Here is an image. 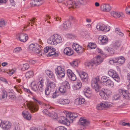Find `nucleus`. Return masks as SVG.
Here are the masks:
<instances>
[{
    "instance_id": "obj_50",
    "label": "nucleus",
    "mask_w": 130,
    "mask_h": 130,
    "mask_svg": "<svg viewBox=\"0 0 130 130\" xmlns=\"http://www.w3.org/2000/svg\"><path fill=\"white\" fill-rule=\"evenodd\" d=\"M55 130H67L65 127L63 126L58 127L55 128Z\"/></svg>"
},
{
    "instance_id": "obj_57",
    "label": "nucleus",
    "mask_w": 130,
    "mask_h": 130,
    "mask_svg": "<svg viewBox=\"0 0 130 130\" xmlns=\"http://www.w3.org/2000/svg\"><path fill=\"white\" fill-rule=\"evenodd\" d=\"M50 50L49 49V47L46 46L44 48V51L45 53H47L50 51Z\"/></svg>"
},
{
    "instance_id": "obj_7",
    "label": "nucleus",
    "mask_w": 130,
    "mask_h": 130,
    "mask_svg": "<svg viewBox=\"0 0 130 130\" xmlns=\"http://www.w3.org/2000/svg\"><path fill=\"white\" fill-rule=\"evenodd\" d=\"M43 83V80L42 79H41L38 83V87L36 84H34L32 87V89L35 91H36L38 90V89H39V90L40 92H43L44 90Z\"/></svg>"
},
{
    "instance_id": "obj_32",
    "label": "nucleus",
    "mask_w": 130,
    "mask_h": 130,
    "mask_svg": "<svg viewBox=\"0 0 130 130\" xmlns=\"http://www.w3.org/2000/svg\"><path fill=\"white\" fill-rule=\"evenodd\" d=\"M69 99H60L59 100V102L60 104H68L70 102Z\"/></svg>"
},
{
    "instance_id": "obj_3",
    "label": "nucleus",
    "mask_w": 130,
    "mask_h": 130,
    "mask_svg": "<svg viewBox=\"0 0 130 130\" xmlns=\"http://www.w3.org/2000/svg\"><path fill=\"white\" fill-rule=\"evenodd\" d=\"M35 102L34 103L32 102H30L27 103V106L29 110L32 112H34L37 111L38 109V104H41V102L38 101L35 98H33Z\"/></svg>"
},
{
    "instance_id": "obj_29",
    "label": "nucleus",
    "mask_w": 130,
    "mask_h": 130,
    "mask_svg": "<svg viewBox=\"0 0 130 130\" xmlns=\"http://www.w3.org/2000/svg\"><path fill=\"white\" fill-rule=\"evenodd\" d=\"M104 84L108 87H113L114 86L113 82L111 80L108 79L107 81L104 83Z\"/></svg>"
},
{
    "instance_id": "obj_28",
    "label": "nucleus",
    "mask_w": 130,
    "mask_h": 130,
    "mask_svg": "<svg viewBox=\"0 0 130 130\" xmlns=\"http://www.w3.org/2000/svg\"><path fill=\"white\" fill-rule=\"evenodd\" d=\"M116 60L117 63L118 62L119 64H122L124 62L125 59L123 56L117 57L115 58Z\"/></svg>"
},
{
    "instance_id": "obj_36",
    "label": "nucleus",
    "mask_w": 130,
    "mask_h": 130,
    "mask_svg": "<svg viewBox=\"0 0 130 130\" xmlns=\"http://www.w3.org/2000/svg\"><path fill=\"white\" fill-rule=\"evenodd\" d=\"M66 87L63 85L61 86L58 89L60 92L62 93H65L66 91Z\"/></svg>"
},
{
    "instance_id": "obj_38",
    "label": "nucleus",
    "mask_w": 130,
    "mask_h": 130,
    "mask_svg": "<svg viewBox=\"0 0 130 130\" xmlns=\"http://www.w3.org/2000/svg\"><path fill=\"white\" fill-rule=\"evenodd\" d=\"M96 47V44L94 43H89L87 46L88 48H89L90 49H94Z\"/></svg>"
},
{
    "instance_id": "obj_17",
    "label": "nucleus",
    "mask_w": 130,
    "mask_h": 130,
    "mask_svg": "<svg viewBox=\"0 0 130 130\" xmlns=\"http://www.w3.org/2000/svg\"><path fill=\"white\" fill-rule=\"evenodd\" d=\"M101 10L105 11H109L111 9V7L109 4H102L100 6Z\"/></svg>"
},
{
    "instance_id": "obj_43",
    "label": "nucleus",
    "mask_w": 130,
    "mask_h": 130,
    "mask_svg": "<svg viewBox=\"0 0 130 130\" xmlns=\"http://www.w3.org/2000/svg\"><path fill=\"white\" fill-rule=\"evenodd\" d=\"M70 65L73 67H77L78 65V62L77 60H74L72 62L70 63Z\"/></svg>"
},
{
    "instance_id": "obj_49",
    "label": "nucleus",
    "mask_w": 130,
    "mask_h": 130,
    "mask_svg": "<svg viewBox=\"0 0 130 130\" xmlns=\"http://www.w3.org/2000/svg\"><path fill=\"white\" fill-rule=\"evenodd\" d=\"M22 50L21 47H17L15 48L13 51V52L14 53H18Z\"/></svg>"
},
{
    "instance_id": "obj_13",
    "label": "nucleus",
    "mask_w": 130,
    "mask_h": 130,
    "mask_svg": "<svg viewBox=\"0 0 130 130\" xmlns=\"http://www.w3.org/2000/svg\"><path fill=\"white\" fill-rule=\"evenodd\" d=\"M67 74L69 78L72 81H74L76 80V75L70 70L68 69L67 71Z\"/></svg>"
},
{
    "instance_id": "obj_47",
    "label": "nucleus",
    "mask_w": 130,
    "mask_h": 130,
    "mask_svg": "<svg viewBox=\"0 0 130 130\" xmlns=\"http://www.w3.org/2000/svg\"><path fill=\"white\" fill-rule=\"evenodd\" d=\"M108 79L107 77L105 76H103L101 78V83L103 82L104 83Z\"/></svg>"
},
{
    "instance_id": "obj_53",
    "label": "nucleus",
    "mask_w": 130,
    "mask_h": 130,
    "mask_svg": "<svg viewBox=\"0 0 130 130\" xmlns=\"http://www.w3.org/2000/svg\"><path fill=\"white\" fill-rule=\"evenodd\" d=\"M82 83L80 81H77V84H76V87L77 89L80 88L82 86Z\"/></svg>"
},
{
    "instance_id": "obj_58",
    "label": "nucleus",
    "mask_w": 130,
    "mask_h": 130,
    "mask_svg": "<svg viewBox=\"0 0 130 130\" xmlns=\"http://www.w3.org/2000/svg\"><path fill=\"white\" fill-rule=\"evenodd\" d=\"M89 91H91L90 88L89 87L85 88L84 90V92H88Z\"/></svg>"
},
{
    "instance_id": "obj_20",
    "label": "nucleus",
    "mask_w": 130,
    "mask_h": 130,
    "mask_svg": "<svg viewBox=\"0 0 130 130\" xmlns=\"http://www.w3.org/2000/svg\"><path fill=\"white\" fill-rule=\"evenodd\" d=\"M77 116H78L77 114L74 113H72L71 112L68 113L66 115L67 117L69 118L70 122H73L74 119L77 117Z\"/></svg>"
},
{
    "instance_id": "obj_16",
    "label": "nucleus",
    "mask_w": 130,
    "mask_h": 130,
    "mask_svg": "<svg viewBox=\"0 0 130 130\" xmlns=\"http://www.w3.org/2000/svg\"><path fill=\"white\" fill-rule=\"evenodd\" d=\"M19 39L21 42H25L28 39L27 35L24 33H21L20 34L19 37Z\"/></svg>"
},
{
    "instance_id": "obj_11",
    "label": "nucleus",
    "mask_w": 130,
    "mask_h": 130,
    "mask_svg": "<svg viewBox=\"0 0 130 130\" xmlns=\"http://www.w3.org/2000/svg\"><path fill=\"white\" fill-rule=\"evenodd\" d=\"M111 104L110 102H104L98 104L97 105L96 108L98 110H101L105 108L109 107L111 106Z\"/></svg>"
},
{
    "instance_id": "obj_60",
    "label": "nucleus",
    "mask_w": 130,
    "mask_h": 130,
    "mask_svg": "<svg viewBox=\"0 0 130 130\" xmlns=\"http://www.w3.org/2000/svg\"><path fill=\"white\" fill-rule=\"evenodd\" d=\"M9 98L11 100H13L15 99L16 97L14 93H13L9 97Z\"/></svg>"
},
{
    "instance_id": "obj_5",
    "label": "nucleus",
    "mask_w": 130,
    "mask_h": 130,
    "mask_svg": "<svg viewBox=\"0 0 130 130\" xmlns=\"http://www.w3.org/2000/svg\"><path fill=\"white\" fill-rule=\"evenodd\" d=\"M119 93L116 94L113 96L114 99L115 100H117L120 99L121 95L122 97L125 99H129L128 93L127 92L126 90H124L121 89L119 90Z\"/></svg>"
},
{
    "instance_id": "obj_6",
    "label": "nucleus",
    "mask_w": 130,
    "mask_h": 130,
    "mask_svg": "<svg viewBox=\"0 0 130 130\" xmlns=\"http://www.w3.org/2000/svg\"><path fill=\"white\" fill-rule=\"evenodd\" d=\"M40 49L41 47H40L39 45L36 44L32 43L29 46V51L30 52H35L42 55L41 51Z\"/></svg>"
},
{
    "instance_id": "obj_44",
    "label": "nucleus",
    "mask_w": 130,
    "mask_h": 130,
    "mask_svg": "<svg viewBox=\"0 0 130 130\" xmlns=\"http://www.w3.org/2000/svg\"><path fill=\"white\" fill-rule=\"evenodd\" d=\"M51 89L47 87L45 90V94L47 95L50 94L51 92Z\"/></svg>"
},
{
    "instance_id": "obj_61",
    "label": "nucleus",
    "mask_w": 130,
    "mask_h": 130,
    "mask_svg": "<svg viewBox=\"0 0 130 130\" xmlns=\"http://www.w3.org/2000/svg\"><path fill=\"white\" fill-rule=\"evenodd\" d=\"M109 62L110 64H112L114 63H117L116 60L115 59V60H110L109 61Z\"/></svg>"
},
{
    "instance_id": "obj_56",
    "label": "nucleus",
    "mask_w": 130,
    "mask_h": 130,
    "mask_svg": "<svg viewBox=\"0 0 130 130\" xmlns=\"http://www.w3.org/2000/svg\"><path fill=\"white\" fill-rule=\"evenodd\" d=\"M15 70L12 69L11 70H9L8 74H9V75H11L12 74L14 73V72H15Z\"/></svg>"
},
{
    "instance_id": "obj_48",
    "label": "nucleus",
    "mask_w": 130,
    "mask_h": 130,
    "mask_svg": "<svg viewBox=\"0 0 130 130\" xmlns=\"http://www.w3.org/2000/svg\"><path fill=\"white\" fill-rule=\"evenodd\" d=\"M2 98L3 99H5L6 98L7 95L6 91L4 90H3L2 91Z\"/></svg>"
},
{
    "instance_id": "obj_55",
    "label": "nucleus",
    "mask_w": 130,
    "mask_h": 130,
    "mask_svg": "<svg viewBox=\"0 0 130 130\" xmlns=\"http://www.w3.org/2000/svg\"><path fill=\"white\" fill-rule=\"evenodd\" d=\"M84 95L86 97L89 98L90 97L91 95V91H89L88 92H84Z\"/></svg>"
},
{
    "instance_id": "obj_22",
    "label": "nucleus",
    "mask_w": 130,
    "mask_h": 130,
    "mask_svg": "<svg viewBox=\"0 0 130 130\" xmlns=\"http://www.w3.org/2000/svg\"><path fill=\"white\" fill-rule=\"evenodd\" d=\"M98 39L102 44H105L108 42L107 38L106 36H100L98 38Z\"/></svg>"
},
{
    "instance_id": "obj_46",
    "label": "nucleus",
    "mask_w": 130,
    "mask_h": 130,
    "mask_svg": "<svg viewBox=\"0 0 130 130\" xmlns=\"http://www.w3.org/2000/svg\"><path fill=\"white\" fill-rule=\"evenodd\" d=\"M29 67V66L27 63L23 64L22 69V70L24 71L27 69Z\"/></svg>"
},
{
    "instance_id": "obj_37",
    "label": "nucleus",
    "mask_w": 130,
    "mask_h": 130,
    "mask_svg": "<svg viewBox=\"0 0 130 130\" xmlns=\"http://www.w3.org/2000/svg\"><path fill=\"white\" fill-rule=\"evenodd\" d=\"M89 33L88 32L86 31H83L81 33V35L84 37H86V38H89Z\"/></svg>"
},
{
    "instance_id": "obj_23",
    "label": "nucleus",
    "mask_w": 130,
    "mask_h": 130,
    "mask_svg": "<svg viewBox=\"0 0 130 130\" xmlns=\"http://www.w3.org/2000/svg\"><path fill=\"white\" fill-rule=\"evenodd\" d=\"M89 121L86 119L80 118L79 120V124L83 126L88 125L90 124Z\"/></svg>"
},
{
    "instance_id": "obj_45",
    "label": "nucleus",
    "mask_w": 130,
    "mask_h": 130,
    "mask_svg": "<svg viewBox=\"0 0 130 130\" xmlns=\"http://www.w3.org/2000/svg\"><path fill=\"white\" fill-rule=\"evenodd\" d=\"M43 112L44 113L48 115L50 117L52 116L51 112H50L46 109L43 110Z\"/></svg>"
},
{
    "instance_id": "obj_26",
    "label": "nucleus",
    "mask_w": 130,
    "mask_h": 130,
    "mask_svg": "<svg viewBox=\"0 0 130 130\" xmlns=\"http://www.w3.org/2000/svg\"><path fill=\"white\" fill-rule=\"evenodd\" d=\"M79 75L82 80L85 81L87 80L88 79V75L85 72H82L81 74H79Z\"/></svg>"
},
{
    "instance_id": "obj_27",
    "label": "nucleus",
    "mask_w": 130,
    "mask_h": 130,
    "mask_svg": "<svg viewBox=\"0 0 130 130\" xmlns=\"http://www.w3.org/2000/svg\"><path fill=\"white\" fill-rule=\"evenodd\" d=\"M54 35L51 36L47 40V43L51 45H56L55 41Z\"/></svg>"
},
{
    "instance_id": "obj_41",
    "label": "nucleus",
    "mask_w": 130,
    "mask_h": 130,
    "mask_svg": "<svg viewBox=\"0 0 130 130\" xmlns=\"http://www.w3.org/2000/svg\"><path fill=\"white\" fill-rule=\"evenodd\" d=\"M63 86H64V87H66L67 89H70V86L69 82L67 81H64L63 83Z\"/></svg>"
},
{
    "instance_id": "obj_15",
    "label": "nucleus",
    "mask_w": 130,
    "mask_h": 130,
    "mask_svg": "<svg viewBox=\"0 0 130 130\" xmlns=\"http://www.w3.org/2000/svg\"><path fill=\"white\" fill-rule=\"evenodd\" d=\"M44 1L42 0H31L30 3L31 6H39L42 4Z\"/></svg>"
},
{
    "instance_id": "obj_64",
    "label": "nucleus",
    "mask_w": 130,
    "mask_h": 130,
    "mask_svg": "<svg viewBox=\"0 0 130 130\" xmlns=\"http://www.w3.org/2000/svg\"><path fill=\"white\" fill-rule=\"evenodd\" d=\"M29 63L31 64H34L36 62V61L35 60H30L29 61Z\"/></svg>"
},
{
    "instance_id": "obj_19",
    "label": "nucleus",
    "mask_w": 130,
    "mask_h": 130,
    "mask_svg": "<svg viewBox=\"0 0 130 130\" xmlns=\"http://www.w3.org/2000/svg\"><path fill=\"white\" fill-rule=\"evenodd\" d=\"M72 47L73 49L78 53H80L83 51L82 48L77 44L74 43Z\"/></svg>"
},
{
    "instance_id": "obj_2",
    "label": "nucleus",
    "mask_w": 130,
    "mask_h": 130,
    "mask_svg": "<svg viewBox=\"0 0 130 130\" xmlns=\"http://www.w3.org/2000/svg\"><path fill=\"white\" fill-rule=\"evenodd\" d=\"M103 60V59L101 58V56L98 55L93 58L91 61L85 62V64L86 66L91 68L94 65L96 66L100 64Z\"/></svg>"
},
{
    "instance_id": "obj_30",
    "label": "nucleus",
    "mask_w": 130,
    "mask_h": 130,
    "mask_svg": "<svg viewBox=\"0 0 130 130\" xmlns=\"http://www.w3.org/2000/svg\"><path fill=\"white\" fill-rule=\"evenodd\" d=\"M22 114L24 118L28 120H30L31 118V115L30 114H27V112L24 111L22 112Z\"/></svg>"
},
{
    "instance_id": "obj_10",
    "label": "nucleus",
    "mask_w": 130,
    "mask_h": 130,
    "mask_svg": "<svg viewBox=\"0 0 130 130\" xmlns=\"http://www.w3.org/2000/svg\"><path fill=\"white\" fill-rule=\"evenodd\" d=\"M108 74L109 76H111L117 82H120V79L115 71L112 70H110L108 72Z\"/></svg>"
},
{
    "instance_id": "obj_54",
    "label": "nucleus",
    "mask_w": 130,
    "mask_h": 130,
    "mask_svg": "<svg viewBox=\"0 0 130 130\" xmlns=\"http://www.w3.org/2000/svg\"><path fill=\"white\" fill-rule=\"evenodd\" d=\"M59 95L58 92L56 91H55L53 93L52 95V98H55L57 96H58Z\"/></svg>"
},
{
    "instance_id": "obj_21",
    "label": "nucleus",
    "mask_w": 130,
    "mask_h": 130,
    "mask_svg": "<svg viewBox=\"0 0 130 130\" xmlns=\"http://www.w3.org/2000/svg\"><path fill=\"white\" fill-rule=\"evenodd\" d=\"M54 36L55 39V43L56 45L62 42V39L60 35L57 34H54Z\"/></svg>"
},
{
    "instance_id": "obj_4",
    "label": "nucleus",
    "mask_w": 130,
    "mask_h": 130,
    "mask_svg": "<svg viewBox=\"0 0 130 130\" xmlns=\"http://www.w3.org/2000/svg\"><path fill=\"white\" fill-rule=\"evenodd\" d=\"M85 2V0H76V2L69 0L67 1V4L69 8H78L80 5H83Z\"/></svg>"
},
{
    "instance_id": "obj_24",
    "label": "nucleus",
    "mask_w": 130,
    "mask_h": 130,
    "mask_svg": "<svg viewBox=\"0 0 130 130\" xmlns=\"http://www.w3.org/2000/svg\"><path fill=\"white\" fill-rule=\"evenodd\" d=\"M46 86L47 87L51 89H53L56 86L55 83L53 81L47 80V83Z\"/></svg>"
},
{
    "instance_id": "obj_40",
    "label": "nucleus",
    "mask_w": 130,
    "mask_h": 130,
    "mask_svg": "<svg viewBox=\"0 0 130 130\" xmlns=\"http://www.w3.org/2000/svg\"><path fill=\"white\" fill-rule=\"evenodd\" d=\"M116 33L121 37L124 36V34L121 32L120 29L118 28H116L115 29Z\"/></svg>"
},
{
    "instance_id": "obj_14",
    "label": "nucleus",
    "mask_w": 130,
    "mask_h": 130,
    "mask_svg": "<svg viewBox=\"0 0 130 130\" xmlns=\"http://www.w3.org/2000/svg\"><path fill=\"white\" fill-rule=\"evenodd\" d=\"M57 120L59 122L61 123L65 124L68 125H70V122L68 120L67 118H66L63 116H60L57 119Z\"/></svg>"
},
{
    "instance_id": "obj_1",
    "label": "nucleus",
    "mask_w": 130,
    "mask_h": 130,
    "mask_svg": "<svg viewBox=\"0 0 130 130\" xmlns=\"http://www.w3.org/2000/svg\"><path fill=\"white\" fill-rule=\"evenodd\" d=\"M99 80V77H98L93 78L91 82V86L96 92L100 91L99 94L102 98L105 100L107 99H108V97L106 93L105 89H104V90H100L101 87L98 84V82Z\"/></svg>"
},
{
    "instance_id": "obj_51",
    "label": "nucleus",
    "mask_w": 130,
    "mask_h": 130,
    "mask_svg": "<svg viewBox=\"0 0 130 130\" xmlns=\"http://www.w3.org/2000/svg\"><path fill=\"white\" fill-rule=\"evenodd\" d=\"M5 25V23L4 20L3 19L0 20V27H2Z\"/></svg>"
},
{
    "instance_id": "obj_33",
    "label": "nucleus",
    "mask_w": 130,
    "mask_h": 130,
    "mask_svg": "<svg viewBox=\"0 0 130 130\" xmlns=\"http://www.w3.org/2000/svg\"><path fill=\"white\" fill-rule=\"evenodd\" d=\"M85 101V100L84 98L77 99L76 100L75 103L77 105H80L83 104Z\"/></svg>"
},
{
    "instance_id": "obj_25",
    "label": "nucleus",
    "mask_w": 130,
    "mask_h": 130,
    "mask_svg": "<svg viewBox=\"0 0 130 130\" xmlns=\"http://www.w3.org/2000/svg\"><path fill=\"white\" fill-rule=\"evenodd\" d=\"M63 52L64 54L69 56L72 55L73 53V51L69 47L66 48L64 50Z\"/></svg>"
},
{
    "instance_id": "obj_42",
    "label": "nucleus",
    "mask_w": 130,
    "mask_h": 130,
    "mask_svg": "<svg viewBox=\"0 0 130 130\" xmlns=\"http://www.w3.org/2000/svg\"><path fill=\"white\" fill-rule=\"evenodd\" d=\"M107 50L109 54L112 55L115 52V51L113 49L111 48H108Z\"/></svg>"
},
{
    "instance_id": "obj_18",
    "label": "nucleus",
    "mask_w": 130,
    "mask_h": 130,
    "mask_svg": "<svg viewBox=\"0 0 130 130\" xmlns=\"http://www.w3.org/2000/svg\"><path fill=\"white\" fill-rule=\"evenodd\" d=\"M110 13L112 16L116 18H118L120 17L123 18L124 17L123 14L120 12L113 11L111 12Z\"/></svg>"
},
{
    "instance_id": "obj_31",
    "label": "nucleus",
    "mask_w": 130,
    "mask_h": 130,
    "mask_svg": "<svg viewBox=\"0 0 130 130\" xmlns=\"http://www.w3.org/2000/svg\"><path fill=\"white\" fill-rule=\"evenodd\" d=\"M105 26L103 24H98L96 26V28L98 30L103 31L104 30Z\"/></svg>"
},
{
    "instance_id": "obj_59",
    "label": "nucleus",
    "mask_w": 130,
    "mask_h": 130,
    "mask_svg": "<svg viewBox=\"0 0 130 130\" xmlns=\"http://www.w3.org/2000/svg\"><path fill=\"white\" fill-rule=\"evenodd\" d=\"M54 52L49 51L48 54L47 55L49 56H51L54 55Z\"/></svg>"
},
{
    "instance_id": "obj_9",
    "label": "nucleus",
    "mask_w": 130,
    "mask_h": 130,
    "mask_svg": "<svg viewBox=\"0 0 130 130\" xmlns=\"http://www.w3.org/2000/svg\"><path fill=\"white\" fill-rule=\"evenodd\" d=\"M11 125V123L9 121H3L0 120V127L4 129L7 130L10 128Z\"/></svg>"
},
{
    "instance_id": "obj_52",
    "label": "nucleus",
    "mask_w": 130,
    "mask_h": 130,
    "mask_svg": "<svg viewBox=\"0 0 130 130\" xmlns=\"http://www.w3.org/2000/svg\"><path fill=\"white\" fill-rule=\"evenodd\" d=\"M51 113L52 116L50 117H52L53 119H56L57 118V114L53 112H51Z\"/></svg>"
},
{
    "instance_id": "obj_62",
    "label": "nucleus",
    "mask_w": 130,
    "mask_h": 130,
    "mask_svg": "<svg viewBox=\"0 0 130 130\" xmlns=\"http://www.w3.org/2000/svg\"><path fill=\"white\" fill-rule=\"evenodd\" d=\"M0 80L3 82H5V83L6 84L8 83V82L4 78L2 77H1L0 78Z\"/></svg>"
},
{
    "instance_id": "obj_39",
    "label": "nucleus",
    "mask_w": 130,
    "mask_h": 130,
    "mask_svg": "<svg viewBox=\"0 0 130 130\" xmlns=\"http://www.w3.org/2000/svg\"><path fill=\"white\" fill-rule=\"evenodd\" d=\"M33 75V72L32 71H29L26 73L25 75L26 78H30Z\"/></svg>"
},
{
    "instance_id": "obj_12",
    "label": "nucleus",
    "mask_w": 130,
    "mask_h": 130,
    "mask_svg": "<svg viewBox=\"0 0 130 130\" xmlns=\"http://www.w3.org/2000/svg\"><path fill=\"white\" fill-rule=\"evenodd\" d=\"M73 18L72 17H70L67 21H65L62 25V28L63 27L64 29H67L71 26L72 21L73 20Z\"/></svg>"
},
{
    "instance_id": "obj_35",
    "label": "nucleus",
    "mask_w": 130,
    "mask_h": 130,
    "mask_svg": "<svg viewBox=\"0 0 130 130\" xmlns=\"http://www.w3.org/2000/svg\"><path fill=\"white\" fill-rule=\"evenodd\" d=\"M121 45L120 43L118 41H116L114 43L113 47L116 49H117L119 48Z\"/></svg>"
},
{
    "instance_id": "obj_8",
    "label": "nucleus",
    "mask_w": 130,
    "mask_h": 130,
    "mask_svg": "<svg viewBox=\"0 0 130 130\" xmlns=\"http://www.w3.org/2000/svg\"><path fill=\"white\" fill-rule=\"evenodd\" d=\"M55 72L58 77L62 78L64 77L65 73L64 70L60 66H58L55 69Z\"/></svg>"
},
{
    "instance_id": "obj_63",
    "label": "nucleus",
    "mask_w": 130,
    "mask_h": 130,
    "mask_svg": "<svg viewBox=\"0 0 130 130\" xmlns=\"http://www.w3.org/2000/svg\"><path fill=\"white\" fill-rule=\"evenodd\" d=\"M105 28L104 30H105L106 31H109L110 29V27L109 26H105Z\"/></svg>"
},
{
    "instance_id": "obj_34",
    "label": "nucleus",
    "mask_w": 130,
    "mask_h": 130,
    "mask_svg": "<svg viewBox=\"0 0 130 130\" xmlns=\"http://www.w3.org/2000/svg\"><path fill=\"white\" fill-rule=\"evenodd\" d=\"M46 73L50 78H53L54 77V75L52 72L49 70H47L45 71Z\"/></svg>"
}]
</instances>
